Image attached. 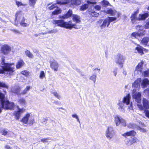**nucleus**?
<instances>
[{"instance_id": "1", "label": "nucleus", "mask_w": 149, "mask_h": 149, "mask_svg": "<svg viewBox=\"0 0 149 149\" xmlns=\"http://www.w3.org/2000/svg\"><path fill=\"white\" fill-rule=\"evenodd\" d=\"M53 24L56 25L58 26L62 27H64L66 29H71L72 28L75 29H78V28L76 26V24H72V21H69L68 22H65L63 20H54L52 21Z\"/></svg>"}, {"instance_id": "2", "label": "nucleus", "mask_w": 149, "mask_h": 149, "mask_svg": "<svg viewBox=\"0 0 149 149\" xmlns=\"http://www.w3.org/2000/svg\"><path fill=\"white\" fill-rule=\"evenodd\" d=\"M4 95L0 92V99L2 108L6 109H12L14 108V104L13 102H10L8 101L5 100Z\"/></svg>"}, {"instance_id": "3", "label": "nucleus", "mask_w": 149, "mask_h": 149, "mask_svg": "<svg viewBox=\"0 0 149 149\" xmlns=\"http://www.w3.org/2000/svg\"><path fill=\"white\" fill-rule=\"evenodd\" d=\"M4 58H2L1 65H3L2 66V69H0V73H3L4 72H7L10 73H12L14 71V68L12 67L14 63L10 64L6 63L4 62Z\"/></svg>"}, {"instance_id": "4", "label": "nucleus", "mask_w": 149, "mask_h": 149, "mask_svg": "<svg viewBox=\"0 0 149 149\" xmlns=\"http://www.w3.org/2000/svg\"><path fill=\"white\" fill-rule=\"evenodd\" d=\"M15 20L17 21L20 22L21 25L23 26H27L29 25L27 24L24 22L25 19L23 17L22 13L21 11H18L17 12L15 15Z\"/></svg>"}, {"instance_id": "5", "label": "nucleus", "mask_w": 149, "mask_h": 149, "mask_svg": "<svg viewBox=\"0 0 149 149\" xmlns=\"http://www.w3.org/2000/svg\"><path fill=\"white\" fill-rule=\"evenodd\" d=\"M58 4H66L70 3L72 5H78L81 3L80 0H57Z\"/></svg>"}, {"instance_id": "6", "label": "nucleus", "mask_w": 149, "mask_h": 149, "mask_svg": "<svg viewBox=\"0 0 149 149\" xmlns=\"http://www.w3.org/2000/svg\"><path fill=\"white\" fill-rule=\"evenodd\" d=\"M114 121L117 126L119 125L120 124L123 127H125L126 126L125 120L118 115H116L114 116Z\"/></svg>"}, {"instance_id": "7", "label": "nucleus", "mask_w": 149, "mask_h": 149, "mask_svg": "<svg viewBox=\"0 0 149 149\" xmlns=\"http://www.w3.org/2000/svg\"><path fill=\"white\" fill-rule=\"evenodd\" d=\"M125 60V58L120 54L118 53L116 57V63L118 64L121 68H122L123 66V64Z\"/></svg>"}, {"instance_id": "8", "label": "nucleus", "mask_w": 149, "mask_h": 149, "mask_svg": "<svg viewBox=\"0 0 149 149\" xmlns=\"http://www.w3.org/2000/svg\"><path fill=\"white\" fill-rule=\"evenodd\" d=\"M25 111V109L22 108H19L18 110L15 111L14 115L15 116V118L17 120L19 119L22 113Z\"/></svg>"}, {"instance_id": "9", "label": "nucleus", "mask_w": 149, "mask_h": 149, "mask_svg": "<svg viewBox=\"0 0 149 149\" xmlns=\"http://www.w3.org/2000/svg\"><path fill=\"white\" fill-rule=\"evenodd\" d=\"M112 22V17H108L106 19L103 21L102 24L101 26V29H103L107 25V26L108 27L110 23Z\"/></svg>"}, {"instance_id": "10", "label": "nucleus", "mask_w": 149, "mask_h": 149, "mask_svg": "<svg viewBox=\"0 0 149 149\" xmlns=\"http://www.w3.org/2000/svg\"><path fill=\"white\" fill-rule=\"evenodd\" d=\"M1 51L4 54H7L11 51L10 47L7 45H3L1 48Z\"/></svg>"}, {"instance_id": "11", "label": "nucleus", "mask_w": 149, "mask_h": 149, "mask_svg": "<svg viewBox=\"0 0 149 149\" xmlns=\"http://www.w3.org/2000/svg\"><path fill=\"white\" fill-rule=\"evenodd\" d=\"M50 63L52 69L55 71H57L58 69V64L57 62L53 60L52 61H50Z\"/></svg>"}, {"instance_id": "12", "label": "nucleus", "mask_w": 149, "mask_h": 149, "mask_svg": "<svg viewBox=\"0 0 149 149\" xmlns=\"http://www.w3.org/2000/svg\"><path fill=\"white\" fill-rule=\"evenodd\" d=\"M139 10H137L136 11H134V13L132 14L130 17L131 20V22L133 24L135 23V22L136 20H138V18H137V16Z\"/></svg>"}, {"instance_id": "13", "label": "nucleus", "mask_w": 149, "mask_h": 149, "mask_svg": "<svg viewBox=\"0 0 149 149\" xmlns=\"http://www.w3.org/2000/svg\"><path fill=\"white\" fill-rule=\"evenodd\" d=\"M55 8H56V9L52 12V13L53 15H57L61 13V10L59 8L57 7L56 8V6H55L54 5H53L49 6L48 8L49 10H51Z\"/></svg>"}, {"instance_id": "14", "label": "nucleus", "mask_w": 149, "mask_h": 149, "mask_svg": "<svg viewBox=\"0 0 149 149\" xmlns=\"http://www.w3.org/2000/svg\"><path fill=\"white\" fill-rule=\"evenodd\" d=\"M136 134V132L134 130H132L130 131L129 132L123 134L122 135L124 137H126L128 136H134Z\"/></svg>"}, {"instance_id": "15", "label": "nucleus", "mask_w": 149, "mask_h": 149, "mask_svg": "<svg viewBox=\"0 0 149 149\" xmlns=\"http://www.w3.org/2000/svg\"><path fill=\"white\" fill-rule=\"evenodd\" d=\"M105 135L107 139H110L112 137V127H109L106 131Z\"/></svg>"}, {"instance_id": "16", "label": "nucleus", "mask_w": 149, "mask_h": 149, "mask_svg": "<svg viewBox=\"0 0 149 149\" xmlns=\"http://www.w3.org/2000/svg\"><path fill=\"white\" fill-rule=\"evenodd\" d=\"M121 13H120L118 12L115 10H112V16L114 17H112V22L116 20L117 18L120 17Z\"/></svg>"}, {"instance_id": "17", "label": "nucleus", "mask_w": 149, "mask_h": 149, "mask_svg": "<svg viewBox=\"0 0 149 149\" xmlns=\"http://www.w3.org/2000/svg\"><path fill=\"white\" fill-rule=\"evenodd\" d=\"M21 88L18 86H15L13 87L11 89V91L18 95L20 93Z\"/></svg>"}, {"instance_id": "18", "label": "nucleus", "mask_w": 149, "mask_h": 149, "mask_svg": "<svg viewBox=\"0 0 149 149\" xmlns=\"http://www.w3.org/2000/svg\"><path fill=\"white\" fill-rule=\"evenodd\" d=\"M30 113H27L21 119V121L25 124L28 123L30 116Z\"/></svg>"}, {"instance_id": "19", "label": "nucleus", "mask_w": 149, "mask_h": 149, "mask_svg": "<svg viewBox=\"0 0 149 149\" xmlns=\"http://www.w3.org/2000/svg\"><path fill=\"white\" fill-rule=\"evenodd\" d=\"M143 62L142 61L139 63L136 66L135 71H137L138 72H142L143 65Z\"/></svg>"}, {"instance_id": "20", "label": "nucleus", "mask_w": 149, "mask_h": 149, "mask_svg": "<svg viewBox=\"0 0 149 149\" xmlns=\"http://www.w3.org/2000/svg\"><path fill=\"white\" fill-rule=\"evenodd\" d=\"M149 16L148 13H145L143 14H139L138 18V20H145Z\"/></svg>"}, {"instance_id": "21", "label": "nucleus", "mask_w": 149, "mask_h": 149, "mask_svg": "<svg viewBox=\"0 0 149 149\" xmlns=\"http://www.w3.org/2000/svg\"><path fill=\"white\" fill-rule=\"evenodd\" d=\"M130 97L129 93L127 94L126 96L124 97L123 100V102L124 103H125L127 105H129L130 104Z\"/></svg>"}, {"instance_id": "22", "label": "nucleus", "mask_w": 149, "mask_h": 149, "mask_svg": "<svg viewBox=\"0 0 149 149\" xmlns=\"http://www.w3.org/2000/svg\"><path fill=\"white\" fill-rule=\"evenodd\" d=\"M135 49L138 52L139 54H140V55H142L144 53L143 52V50H146V49L143 48L139 45H138L137 47L135 48Z\"/></svg>"}, {"instance_id": "23", "label": "nucleus", "mask_w": 149, "mask_h": 149, "mask_svg": "<svg viewBox=\"0 0 149 149\" xmlns=\"http://www.w3.org/2000/svg\"><path fill=\"white\" fill-rule=\"evenodd\" d=\"M72 11L71 10H69L66 14L61 16V18L63 19L67 18L70 17L72 15Z\"/></svg>"}, {"instance_id": "24", "label": "nucleus", "mask_w": 149, "mask_h": 149, "mask_svg": "<svg viewBox=\"0 0 149 149\" xmlns=\"http://www.w3.org/2000/svg\"><path fill=\"white\" fill-rule=\"evenodd\" d=\"M72 19L73 21L77 23H79L80 22V18L79 16L77 15H72Z\"/></svg>"}, {"instance_id": "25", "label": "nucleus", "mask_w": 149, "mask_h": 149, "mask_svg": "<svg viewBox=\"0 0 149 149\" xmlns=\"http://www.w3.org/2000/svg\"><path fill=\"white\" fill-rule=\"evenodd\" d=\"M143 106L144 110L149 109V102L148 100L144 99L143 102Z\"/></svg>"}, {"instance_id": "26", "label": "nucleus", "mask_w": 149, "mask_h": 149, "mask_svg": "<svg viewBox=\"0 0 149 149\" xmlns=\"http://www.w3.org/2000/svg\"><path fill=\"white\" fill-rule=\"evenodd\" d=\"M149 41V38L147 37H144L142 40L141 41V43L145 46L147 45L148 42Z\"/></svg>"}, {"instance_id": "27", "label": "nucleus", "mask_w": 149, "mask_h": 149, "mask_svg": "<svg viewBox=\"0 0 149 149\" xmlns=\"http://www.w3.org/2000/svg\"><path fill=\"white\" fill-rule=\"evenodd\" d=\"M24 63L22 59L19 60L16 65L17 68H19L23 66Z\"/></svg>"}, {"instance_id": "28", "label": "nucleus", "mask_w": 149, "mask_h": 149, "mask_svg": "<svg viewBox=\"0 0 149 149\" xmlns=\"http://www.w3.org/2000/svg\"><path fill=\"white\" fill-rule=\"evenodd\" d=\"M26 55L30 58H33V55L30 51L28 50H26L25 52Z\"/></svg>"}, {"instance_id": "29", "label": "nucleus", "mask_w": 149, "mask_h": 149, "mask_svg": "<svg viewBox=\"0 0 149 149\" xmlns=\"http://www.w3.org/2000/svg\"><path fill=\"white\" fill-rule=\"evenodd\" d=\"M143 35L141 33H139L136 32L132 33L131 34V36L132 37L136 38L137 37Z\"/></svg>"}, {"instance_id": "30", "label": "nucleus", "mask_w": 149, "mask_h": 149, "mask_svg": "<svg viewBox=\"0 0 149 149\" xmlns=\"http://www.w3.org/2000/svg\"><path fill=\"white\" fill-rule=\"evenodd\" d=\"M149 81L147 78H145L143 79L142 81V84L145 87L149 84Z\"/></svg>"}, {"instance_id": "31", "label": "nucleus", "mask_w": 149, "mask_h": 149, "mask_svg": "<svg viewBox=\"0 0 149 149\" xmlns=\"http://www.w3.org/2000/svg\"><path fill=\"white\" fill-rule=\"evenodd\" d=\"M52 93L54 96H55L58 99H60L61 98V96L59 95L58 93L56 91H52Z\"/></svg>"}, {"instance_id": "32", "label": "nucleus", "mask_w": 149, "mask_h": 149, "mask_svg": "<svg viewBox=\"0 0 149 149\" xmlns=\"http://www.w3.org/2000/svg\"><path fill=\"white\" fill-rule=\"evenodd\" d=\"M19 103L23 106H25L26 104L25 100L24 98H21L19 100Z\"/></svg>"}, {"instance_id": "33", "label": "nucleus", "mask_w": 149, "mask_h": 149, "mask_svg": "<svg viewBox=\"0 0 149 149\" xmlns=\"http://www.w3.org/2000/svg\"><path fill=\"white\" fill-rule=\"evenodd\" d=\"M101 4L102 6L105 7H107V6L110 5L109 3L107 1L103 0L102 1Z\"/></svg>"}, {"instance_id": "34", "label": "nucleus", "mask_w": 149, "mask_h": 149, "mask_svg": "<svg viewBox=\"0 0 149 149\" xmlns=\"http://www.w3.org/2000/svg\"><path fill=\"white\" fill-rule=\"evenodd\" d=\"M141 96V93H139L137 94L134 95V97L135 99L139 100H140Z\"/></svg>"}, {"instance_id": "35", "label": "nucleus", "mask_w": 149, "mask_h": 149, "mask_svg": "<svg viewBox=\"0 0 149 149\" xmlns=\"http://www.w3.org/2000/svg\"><path fill=\"white\" fill-rule=\"evenodd\" d=\"M97 76L96 75L93 74L90 77V79L94 83H95L96 80Z\"/></svg>"}, {"instance_id": "36", "label": "nucleus", "mask_w": 149, "mask_h": 149, "mask_svg": "<svg viewBox=\"0 0 149 149\" xmlns=\"http://www.w3.org/2000/svg\"><path fill=\"white\" fill-rule=\"evenodd\" d=\"M88 4H84L81 7L80 10L82 11L88 8Z\"/></svg>"}, {"instance_id": "37", "label": "nucleus", "mask_w": 149, "mask_h": 149, "mask_svg": "<svg viewBox=\"0 0 149 149\" xmlns=\"http://www.w3.org/2000/svg\"><path fill=\"white\" fill-rule=\"evenodd\" d=\"M90 14H91L92 16L94 17H98L99 15V14L94 11H93L91 12H90Z\"/></svg>"}, {"instance_id": "38", "label": "nucleus", "mask_w": 149, "mask_h": 149, "mask_svg": "<svg viewBox=\"0 0 149 149\" xmlns=\"http://www.w3.org/2000/svg\"><path fill=\"white\" fill-rule=\"evenodd\" d=\"M37 0H29V3L30 6L33 7Z\"/></svg>"}, {"instance_id": "39", "label": "nucleus", "mask_w": 149, "mask_h": 149, "mask_svg": "<svg viewBox=\"0 0 149 149\" xmlns=\"http://www.w3.org/2000/svg\"><path fill=\"white\" fill-rule=\"evenodd\" d=\"M143 76L144 77H148L149 76V69L144 71L143 72Z\"/></svg>"}, {"instance_id": "40", "label": "nucleus", "mask_w": 149, "mask_h": 149, "mask_svg": "<svg viewBox=\"0 0 149 149\" xmlns=\"http://www.w3.org/2000/svg\"><path fill=\"white\" fill-rule=\"evenodd\" d=\"M30 88V86H27L26 88L22 92V94L23 95L25 94L28 91H29Z\"/></svg>"}, {"instance_id": "41", "label": "nucleus", "mask_w": 149, "mask_h": 149, "mask_svg": "<svg viewBox=\"0 0 149 149\" xmlns=\"http://www.w3.org/2000/svg\"><path fill=\"white\" fill-rule=\"evenodd\" d=\"M58 32V30L57 29H54L51 30H49L48 31V33H56Z\"/></svg>"}, {"instance_id": "42", "label": "nucleus", "mask_w": 149, "mask_h": 149, "mask_svg": "<svg viewBox=\"0 0 149 149\" xmlns=\"http://www.w3.org/2000/svg\"><path fill=\"white\" fill-rule=\"evenodd\" d=\"M21 73L23 75H25L26 77L27 76L29 75V72L27 70H24L22 71L21 72Z\"/></svg>"}, {"instance_id": "43", "label": "nucleus", "mask_w": 149, "mask_h": 149, "mask_svg": "<svg viewBox=\"0 0 149 149\" xmlns=\"http://www.w3.org/2000/svg\"><path fill=\"white\" fill-rule=\"evenodd\" d=\"M0 87H5L7 88L8 86L5 83L3 82H0Z\"/></svg>"}, {"instance_id": "44", "label": "nucleus", "mask_w": 149, "mask_h": 149, "mask_svg": "<svg viewBox=\"0 0 149 149\" xmlns=\"http://www.w3.org/2000/svg\"><path fill=\"white\" fill-rule=\"evenodd\" d=\"M72 117L73 118H75L77 119V121L79 123H80V121H79V117H78V116L77 114H72Z\"/></svg>"}, {"instance_id": "45", "label": "nucleus", "mask_w": 149, "mask_h": 149, "mask_svg": "<svg viewBox=\"0 0 149 149\" xmlns=\"http://www.w3.org/2000/svg\"><path fill=\"white\" fill-rule=\"evenodd\" d=\"M132 142V143H136L137 142L139 141V140L136 137H134L132 138V140H131Z\"/></svg>"}, {"instance_id": "46", "label": "nucleus", "mask_w": 149, "mask_h": 149, "mask_svg": "<svg viewBox=\"0 0 149 149\" xmlns=\"http://www.w3.org/2000/svg\"><path fill=\"white\" fill-rule=\"evenodd\" d=\"M51 139L49 138H42L41 139V141L45 143L47 142V140H50Z\"/></svg>"}, {"instance_id": "47", "label": "nucleus", "mask_w": 149, "mask_h": 149, "mask_svg": "<svg viewBox=\"0 0 149 149\" xmlns=\"http://www.w3.org/2000/svg\"><path fill=\"white\" fill-rule=\"evenodd\" d=\"M144 113L145 116L149 118V111L148 110H144Z\"/></svg>"}, {"instance_id": "48", "label": "nucleus", "mask_w": 149, "mask_h": 149, "mask_svg": "<svg viewBox=\"0 0 149 149\" xmlns=\"http://www.w3.org/2000/svg\"><path fill=\"white\" fill-rule=\"evenodd\" d=\"M1 132L2 134L5 135L7 134L8 132L5 129H3L1 130Z\"/></svg>"}, {"instance_id": "49", "label": "nucleus", "mask_w": 149, "mask_h": 149, "mask_svg": "<svg viewBox=\"0 0 149 149\" xmlns=\"http://www.w3.org/2000/svg\"><path fill=\"white\" fill-rule=\"evenodd\" d=\"M45 76V73L43 71H42L40 72V77L41 79H42Z\"/></svg>"}, {"instance_id": "50", "label": "nucleus", "mask_w": 149, "mask_h": 149, "mask_svg": "<svg viewBox=\"0 0 149 149\" xmlns=\"http://www.w3.org/2000/svg\"><path fill=\"white\" fill-rule=\"evenodd\" d=\"M16 3L17 5V6L18 7H19V6H21L24 5L21 2H19L18 1H16Z\"/></svg>"}, {"instance_id": "51", "label": "nucleus", "mask_w": 149, "mask_h": 149, "mask_svg": "<svg viewBox=\"0 0 149 149\" xmlns=\"http://www.w3.org/2000/svg\"><path fill=\"white\" fill-rule=\"evenodd\" d=\"M94 8L95 9L98 10H100L101 8V7L98 5L95 6Z\"/></svg>"}, {"instance_id": "52", "label": "nucleus", "mask_w": 149, "mask_h": 149, "mask_svg": "<svg viewBox=\"0 0 149 149\" xmlns=\"http://www.w3.org/2000/svg\"><path fill=\"white\" fill-rule=\"evenodd\" d=\"M132 144V142L131 140H130L127 142V144L128 146L131 145Z\"/></svg>"}, {"instance_id": "53", "label": "nucleus", "mask_w": 149, "mask_h": 149, "mask_svg": "<svg viewBox=\"0 0 149 149\" xmlns=\"http://www.w3.org/2000/svg\"><path fill=\"white\" fill-rule=\"evenodd\" d=\"M106 13L108 14H112V9H110L107 10Z\"/></svg>"}, {"instance_id": "54", "label": "nucleus", "mask_w": 149, "mask_h": 149, "mask_svg": "<svg viewBox=\"0 0 149 149\" xmlns=\"http://www.w3.org/2000/svg\"><path fill=\"white\" fill-rule=\"evenodd\" d=\"M34 121V119L33 118H31L30 119V120H29V123L30 124H31L32 125L33 124V122Z\"/></svg>"}, {"instance_id": "55", "label": "nucleus", "mask_w": 149, "mask_h": 149, "mask_svg": "<svg viewBox=\"0 0 149 149\" xmlns=\"http://www.w3.org/2000/svg\"><path fill=\"white\" fill-rule=\"evenodd\" d=\"M13 31L16 33H17L19 34H20L21 33L18 30L16 29H13Z\"/></svg>"}, {"instance_id": "56", "label": "nucleus", "mask_w": 149, "mask_h": 149, "mask_svg": "<svg viewBox=\"0 0 149 149\" xmlns=\"http://www.w3.org/2000/svg\"><path fill=\"white\" fill-rule=\"evenodd\" d=\"M139 107L141 110H143V109H144L143 107V106L142 105H140L139 106Z\"/></svg>"}, {"instance_id": "57", "label": "nucleus", "mask_w": 149, "mask_h": 149, "mask_svg": "<svg viewBox=\"0 0 149 149\" xmlns=\"http://www.w3.org/2000/svg\"><path fill=\"white\" fill-rule=\"evenodd\" d=\"M87 3L88 4H95L96 3V2L95 1H88Z\"/></svg>"}, {"instance_id": "58", "label": "nucleus", "mask_w": 149, "mask_h": 149, "mask_svg": "<svg viewBox=\"0 0 149 149\" xmlns=\"http://www.w3.org/2000/svg\"><path fill=\"white\" fill-rule=\"evenodd\" d=\"M5 148L6 149H11L10 147L9 146L7 145H6L5 146Z\"/></svg>"}, {"instance_id": "59", "label": "nucleus", "mask_w": 149, "mask_h": 149, "mask_svg": "<svg viewBox=\"0 0 149 149\" xmlns=\"http://www.w3.org/2000/svg\"><path fill=\"white\" fill-rule=\"evenodd\" d=\"M114 74L115 76H116L117 73V70H114L113 71Z\"/></svg>"}, {"instance_id": "60", "label": "nucleus", "mask_w": 149, "mask_h": 149, "mask_svg": "<svg viewBox=\"0 0 149 149\" xmlns=\"http://www.w3.org/2000/svg\"><path fill=\"white\" fill-rule=\"evenodd\" d=\"M94 71H96V70H97L98 71V72H100V69H98V68H96V69H95L94 70Z\"/></svg>"}, {"instance_id": "61", "label": "nucleus", "mask_w": 149, "mask_h": 149, "mask_svg": "<svg viewBox=\"0 0 149 149\" xmlns=\"http://www.w3.org/2000/svg\"><path fill=\"white\" fill-rule=\"evenodd\" d=\"M58 102H55V104H58Z\"/></svg>"}, {"instance_id": "62", "label": "nucleus", "mask_w": 149, "mask_h": 149, "mask_svg": "<svg viewBox=\"0 0 149 149\" xmlns=\"http://www.w3.org/2000/svg\"><path fill=\"white\" fill-rule=\"evenodd\" d=\"M147 9L148 10H149V6L148 7V8H147Z\"/></svg>"}, {"instance_id": "63", "label": "nucleus", "mask_w": 149, "mask_h": 149, "mask_svg": "<svg viewBox=\"0 0 149 149\" xmlns=\"http://www.w3.org/2000/svg\"><path fill=\"white\" fill-rule=\"evenodd\" d=\"M1 108L0 107V113L1 112Z\"/></svg>"}, {"instance_id": "64", "label": "nucleus", "mask_w": 149, "mask_h": 149, "mask_svg": "<svg viewBox=\"0 0 149 149\" xmlns=\"http://www.w3.org/2000/svg\"><path fill=\"white\" fill-rule=\"evenodd\" d=\"M136 81H134V83H136Z\"/></svg>"}]
</instances>
